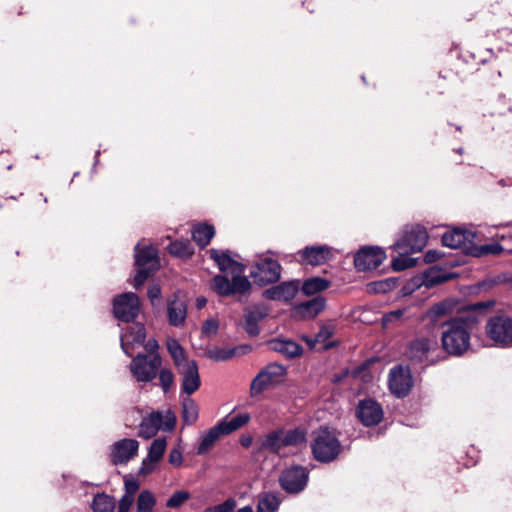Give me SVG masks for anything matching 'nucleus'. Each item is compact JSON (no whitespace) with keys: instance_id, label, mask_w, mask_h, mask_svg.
<instances>
[{"instance_id":"obj_1","label":"nucleus","mask_w":512,"mask_h":512,"mask_svg":"<svg viewBox=\"0 0 512 512\" xmlns=\"http://www.w3.org/2000/svg\"><path fill=\"white\" fill-rule=\"evenodd\" d=\"M474 315L463 314L442 323L441 345L451 356L464 355L471 346V334L478 325Z\"/></svg>"},{"instance_id":"obj_2","label":"nucleus","mask_w":512,"mask_h":512,"mask_svg":"<svg viewBox=\"0 0 512 512\" xmlns=\"http://www.w3.org/2000/svg\"><path fill=\"white\" fill-rule=\"evenodd\" d=\"M341 443L335 432L327 427H320L314 432L311 449L313 457L322 463L334 461L341 452Z\"/></svg>"},{"instance_id":"obj_3","label":"nucleus","mask_w":512,"mask_h":512,"mask_svg":"<svg viewBox=\"0 0 512 512\" xmlns=\"http://www.w3.org/2000/svg\"><path fill=\"white\" fill-rule=\"evenodd\" d=\"M485 335L497 348L512 347V317L507 314L491 316L485 325Z\"/></svg>"},{"instance_id":"obj_4","label":"nucleus","mask_w":512,"mask_h":512,"mask_svg":"<svg viewBox=\"0 0 512 512\" xmlns=\"http://www.w3.org/2000/svg\"><path fill=\"white\" fill-rule=\"evenodd\" d=\"M250 277L259 286L277 282L281 277V265L266 254L258 256L250 271Z\"/></svg>"},{"instance_id":"obj_5","label":"nucleus","mask_w":512,"mask_h":512,"mask_svg":"<svg viewBox=\"0 0 512 512\" xmlns=\"http://www.w3.org/2000/svg\"><path fill=\"white\" fill-rule=\"evenodd\" d=\"M427 231L421 226L407 227L402 237L396 241L392 248L399 255H409L420 252L427 244Z\"/></svg>"},{"instance_id":"obj_6","label":"nucleus","mask_w":512,"mask_h":512,"mask_svg":"<svg viewBox=\"0 0 512 512\" xmlns=\"http://www.w3.org/2000/svg\"><path fill=\"white\" fill-rule=\"evenodd\" d=\"M285 368L279 364H269L263 368L252 380L250 394L252 397L260 395L268 388L282 382Z\"/></svg>"},{"instance_id":"obj_7","label":"nucleus","mask_w":512,"mask_h":512,"mask_svg":"<svg viewBox=\"0 0 512 512\" xmlns=\"http://www.w3.org/2000/svg\"><path fill=\"white\" fill-rule=\"evenodd\" d=\"M160 365L161 358L158 354H138L130 364V371L137 381L150 382L155 378Z\"/></svg>"},{"instance_id":"obj_8","label":"nucleus","mask_w":512,"mask_h":512,"mask_svg":"<svg viewBox=\"0 0 512 512\" xmlns=\"http://www.w3.org/2000/svg\"><path fill=\"white\" fill-rule=\"evenodd\" d=\"M212 289L220 296L245 294L251 289V283L245 276L234 275L230 281L224 275H216L212 280Z\"/></svg>"},{"instance_id":"obj_9","label":"nucleus","mask_w":512,"mask_h":512,"mask_svg":"<svg viewBox=\"0 0 512 512\" xmlns=\"http://www.w3.org/2000/svg\"><path fill=\"white\" fill-rule=\"evenodd\" d=\"M437 349L438 342L434 337L420 336L409 343L406 354L414 362H434L432 355Z\"/></svg>"},{"instance_id":"obj_10","label":"nucleus","mask_w":512,"mask_h":512,"mask_svg":"<svg viewBox=\"0 0 512 512\" xmlns=\"http://www.w3.org/2000/svg\"><path fill=\"white\" fill-rule=\"evenodd\" d=\"M476 239L477 234L475 232L456 227L443 234L442 243L446 247L460 249L471 255Z\"/></svg>"},{"instance_id":"obj_11","label":"nucleus","mask_w":512,"mask_h":512,"mask_svg":"<svg viewBox=\"0 0 512 512\" xmlns=\"http://www.w3.org/2000/svg\"><path fill=\"white\" fill-rule=\"evenodd\" d=\"M139 311V298L133 292L123 293L113 301L114 316L120 321H133L138 316Z\"/></svg>"},{"instance_id":"obj_12","label":"nucleus","mask_w":512,"mask_h":512,"mask_svg":"<svg viewBox=\"0 0 512 512\" xmlns=\"http://www.w3.org/2000/svg\"><path fill=\"white\" fill-rule=\"evenodd\" d=\"M309 472L302 466H291L286 468L280 475L281 487L288 493H299L307 485Z\"/></svg>"},{"instance_id":"obj_13","label":"nucleus","mask_w":512,"mask_h":512,"mask_svg":"<svg viewBox=\"0 0 512 512\" xmlns=\"http://www.w3.org/2000/svg\"><path fill=\"white\" fill-rule=\"evenodd\" d=\"M296 256V260L302 265L319 266L332 260L333 248L328 245L306 246Z\"/></svg>"},{"instance_id":"obj_14","label":"nucleus","mask_w":512,"mask_h":512,"mask_svg":"<svg viewBox=\"0 0 512 512\" xmlns=\"http://www.w3.org/2000/svg\"><path fill=\"white\" fill-rule=\"evenodd\" d=\"M412 386V375L408 367L399 365L390 370L389 389L393 395L398 398L405 397L411 391Z\"/></svg>"},{"instance_id":"obj_15","label":"nucleus","mask_w":512,"mask_h":512,"mask_svg":"<svg viewBox=\"0 0 512 512\" xmlns=\"http://www.w3.org/2000/svg\"><path fill=\"white\" fill-rule=\"evenodd\" d=\"M386 258L385 252L379 247H365L354 256V265L358 271H369L378 268Z\"/></svg>"},{"instance_id":"obj_16","label":"nucleus","mask_w":512,"mask_h":512,"mask_svg":"<svg viewBox=\"0 0 512 512\" xmlns=\"http://www.w3.org/2000/svg\"><path fill=\"white\" fill-rule=\"evenodd\" d=\"M139 449V442L135 439L124 438L116 441L110 449V458L113 464H126L133 459Z\"/></svg>"},{"instance_id":"obj_17","label":"nucleus","mask_w":512,"mask_h":512,"mask_svg":"<svg viewBox=\"0 0 512 512\" xmlns=\"http://www.w3.org/2000/svg\"><path fill=\"white\" fill-rule=\"evenodd\" d=\"M356 415L364 426L369 427L377 425L383 419V410L377 401L368 398L359 402Z\"/></svg>"},{"instance_id":"obj_18","label":"nucleus","mask_w":512,"mask_h":512,"mask_svg":"<svg viewBox=\"0 0 512 512\" xmlns=\"http://www.w3.org/2000/svg\"><path fill=\"white\" fill-rule=\"evenodd\" d=\"M178 374L181 376V392L190 396L196 392L200 385V375L196 361L186 364L185 366L177 369Z\"/></svg>"},{"instance_id":"obj_19","label":"nucleus","mask_w":512,"mask_h":512,"mask_svg":"<svg viewBox=\"0 0 512 512\" xmlns=\"http://www.w3.org/2000/svg\"><path fill=\"white\" fill-rule=\"evenodd\" d=\"M209 254L223 273L230 274L231 276H243L244 265L234 260L229 250L210 249Z\"/></svg>"},{"instance_id":"obj_20","label":"nucleus","mask_w":512,"mask_h":512,"mask_svg":"<svg viewBox=\"0 0 512 512\" xmlns=\"http://www.w3.org/2000/svg\"><path fill=\"white\" fill-rule=\"evenodd\" d=\"M168 322L173 327H183L187 317V303L179 293L173 294L167 302Z\"/></svg>"},{"instance_id":"obj_21","label":"nucleus","mask_w":512,"mask_h":512,"mask_svg":"<svg viewBox=\"0 0 512 512\" xmlns=\"http://www.w3.org/2000/svg\"><path fill=\"white\" fill-rule=\"evenodd\" d=\"M145 327L141 323H133L121 334V347L128 356L132 355L135 346L141 345L145 340Z\"/></svg>"},{"instance_id":"obj_22","label":"nucleus","mask_w":512,"mask_h":512,"mask_svg":"<svg viewBox=\"0 0 512 512\" xmlns=\"http://www.w3.org/2000/svg\"><path fill=\"white\" fill-rule=\"evenodd\" d=\"M300 283L297 280L282 282L279 285L266 289L264 298L275 301H289L293 299L299 290Z\"/></svg>"},{"instance_id":"obj_23","label":"nucleus","mask_w":512,"mask_h":512,"mask_svg":"<svg viewBox=\"0 0 512 512\" xmlns=\"http://www.w3.org/2000/svg\"><path fill=\"white\" fill-rule=\"evenodd\" d=\"M267 316L265 307L256 305L248 307L244 312L245 330L250 336H257L260 333L258 323Z\"/></svg>"},{"instance_id":"obj_24","label":"nucleus","mask_w":512,"mask_h":512,"mask_svg":"<svg viewBox=\"0 0 512 512\" xmlns=\"http://www.w3.org/2000/svg\"><path fill=\"white\" fill-rule=\"evenodd\" d=\"M161 430V412L154 411L143 418L139 425L138 435L144 439H150Z\"/></svg>"},{"instance_id":"obj_25","label":"nucleus","mask_w":512,"mask_h":512,"mask_svg":"<svg viewBox=\"0 0 512 512\" xmlns=\"http://www.w3.org/2000/svg\"><path fill=\"white\" fill-rule=\"evenodd\" d=\"M260 448L283 456L282 450L285 448L283 429H277L266 434L261 440Z\"/></svg>"},{"instance_id":"obj_26","label":"nucleus","mask_w":512,"mask_h":512,"mask_svg":"<svg viewBox=\"0 0 512 512\" xmlns=\"http://www.w3.org/2000/svg\"><path fill=\"white\" fill-rule=\"evenodd\" d=\"M325 304V299L322 296H317L309 301L298 304L295 307V311L304 318H314L325 308Z\"/></svg>"},{"instance_id":"obj_27","label":"nucleus","mask_w":512,"mask_h":512,"mask_svg":"<svg viewBox=\"0 0 512 512\" xmlns=\"http://www.w3.org/2000/svg\"><path fill=\"white\" fill-rule=\"evenodd\" d=\"M272 350L283 354L287 358L299 356L302 353V347L292 340L274 339L269 342Z\"/></svg>"},{"instance_id":"obj_28","label":"nucleus","mask_w":512,"mask_h":512,"mask_svg":"<svg viewBox=\"0 0 512 512\" xmlns=\"http://www.w3.org/2000/svg\"><path fill=\"white\" fill-rule=\"evenodd\" d=\"M453 277L452 273H449L436 266L429 268L423 274V285L427 288H431L438 284L447 282Z\"/></svg>"},{"instance_id":"obj_29","label":"nucleus","mask_w":512,"mask_h":512,"mask_svg":"<svg viewBox=\"0 0 512 512\" xmlns=\"http://www.w3.org/2000/svg\"><path fill=\"white\" fill-rule=\"evenodd\" d=\"M225 435L222 431L221 426L219 423L209 429L207 432H205L201 436V440L199 443V446L197 448V454L203 455L205 454L214 444L215 442L220 438V436Z\"/></svg>"},{"instance_id":"obj_30","label":"nucleus","mask_w":512,"mask_h":512,"mask_svg":"<svg viewBox=\"0 0 512 512\" xmlns=\"http://www.w3.org/2000/svg\"><path fill=\"white\" fill-rule=\"evenodd\" d=\"M153 261L157 262V249L151 245L141 246L138 243L135 246V264L138 267H145Z\"/></svg>"},{"instance_id":"obj_31","label":"nucleus","mask_w":512,"mask_h":512,"mask_svg":"<svg viewBox=\"0 0 512 512\" xmlns=\"http://www.w3.org/2000/svg\"><path fill=\"white\" fill-rule=\"evenodd\" d=\"M181 407L183 422L186 425L195 424L199 416L198 404L190 396H185L182 399Z\"/></svg>"},{"instance_id":"obj_32","label":"nucleus","mask_w":512,"mask_h":512,"mask_svg":"<svg viewBox=\"0 0 512 512\" xmlns=\"http://www.w3.org/2000/svg\"><path fill=\"white\" fill-rule=\"evenodd\" d=\"M214 234V227L208 224H198L192 230V238L201 248L206 247L210 243Z\"/></svg>"},{"instance_id":"obj_33","label":"nucleus","mask_w":512,"mask_h":512,"mask_svg":"<svg viewBox=\"0 0 512 512\" xmlns=\"http://www.w3.org/2000/svg\"><path fill=\"white\" fill-rule=\"evenodd\" d=\"M167 349L174 361L176 369L181 368L186 364L192 363L193 360H189L186 357L184 349L177 340L169 339L167 341Z\"/></svg>"},{"instance_id":"obj_34","label":"nucleus","mask_w":512,"mask_h":512,"mask_svg":"<svg viewBox=\"0 0 512 512\" xmlns=\"http://www.w3.org/2000/svg\"><path fill=\"white\" fill-rule=\"evenodd\" d=\"M329 286L330 282L328 280L321 277H311L303 282L301 290L306 296H311L326 290Z\"/></svg>"},{"instance_id":"obj_35","label":"nucleus","mask_w":512,"mask_h":512,"mask_svg":"<svg viewBox=\"0 0 512 512\" xmlns=\"http://www.w3.org/2000/svg\"><path fill=\"white\" fill-rule=\"evenodd\" d=\"M250 420V415L248 413H240L231 419H224L219 422V425L222 428L224 434H230L244 425H246Z\"/></svg>"},{"instance_id":"obj_36","label":"nucleus","mask_w":512,"mask_h":512,"mask_svg":"<svg viewBox=\"0 0 512 512\" xmlns=\"http://www.w3.org/2000/svg\"><path fill=\"white\" fill-rule=\"evenodd\" d=\"M284 445L286 447H299L306 443V431L301 428L283 429Z\"/></svg>"},{"instance_id":"obj_37","label":"nucleus","mask_w":512,"mask_h":512,"mask_svg":"<svg viewBox=\"0 0 512 512\" xmlns=\"http://www.w3.org/2000/svg\"><path fill=\"white\" fill-rule=\"evenodd\" d=\"M115 498L106 494H97L92 503L94 512H115Z\"/></svg>"},{"instance_id":"obj_38","label":"nucleus","mask_w":512,"mask_h":512,"mask_svg":"<svg viewBox=\"0 0 512 512\" xmlns=\"http://www.w3.org/2000/svg\"><path fill=\"white\" fill-rule=\"evenodd\" d=\"M156 505V498L149 490L139 493L136 501V512H153Z\"/></svg>"},{"instance_id":"obj_39","label":"nucleus","mask_w":512,"mask_h":512,"mask_svg":"<svg viewBox=\"0 0 512 512\" xmlns=\"http://www.w3.org/2000/svg\"><path fill=\"white\" fill-rule=\"evenodd\" d=\"M279 507L278 498L271 494H264L258 501L257 512H275Z\"/></svg>"},{"instance_id":"obj_40","label":"nucleus","mask_w":512,"mask_h":512,"mask_svg":"<svg viewBox=\"0 0 512 512\" xmlns=\"http://www.w3.org/2000/svg\"><path fill=\"white\" fill-rule=\"evenodd\" d=\"M167 442L165 438H157L155 439L149 448L148 455L150 459L159 462L163 457L164 452L166 450Z\"/></svg>"},{"instance_id":"obj_41","label":"nucleus","mask_w":512,"mask_h":512,"mask_svg":"<svg viewBox=\"0 0 512 512\" xmlns=\"http://www.w3.org/2000/svg\"><path fill=\"white\" fill-rule=\"evenodd\" d=\"M169 252L178 257H187L192 254L191 246L185 241H174L168 246Z\"/></svg>"},{"instance_id":"obj_42","label":"nucleus","mask_w":512,"mask_h":512,"mask_svg":"<svg viewBox=\"0 0 512 512\" xmlns=\"http://www.w3.org/2000/svg\"><path fill=\"white\" fill-rule=\"evenodd\" d=\"M502 250H503L502 246L498 243H491V244H486V245H482V246H477L476 244H474L473 251H472L471 255L477 256V257L482 256V255H487V254L497 255Z\"/></svg>"},{"instance_id":"obj_43","label":"nucleus","mask_w":512,"mask_h":512,"mask_svg":"<svg viewBox=\"0 0 512 512\" xmlns=\"http://www.w3.org/2000/svg\"><path fill=\"white\" fill-rule=\"evenodd\" d=\"M451 310L452 304L448 301H443L430 308L429 316L433 321H437L439 317L449 314Z\"/></svg>"},{"instance_id":"obj_44","label":"nucleus","mask_w":512,"mask_h":512,"mask_svg":"<svg viewBox=\"0 0 512 512\" xmlns=\"http://www.w3.org/2000/svg\"><path fill=\"white\" fill-rule=\"evenodd\" d=\"M190 498L189 492L185 490H179L172 494V496L168 499L166 506L169 508H178L180 507L185 501H187Z\"/></svg>"},{"instance_id":"obj_45","label":"nucleus","mask_w":512,"mask_h":512,"mask_svg":"<svg viewBox=\"0 0 512 512\" xmlns=\"http://www.w3.org/2000/svg\"><path fill=\"white\" fill-rule=\"evenodd\" d=\"M334 334V327L332 325H323L319 332L316 334L315 339L308 341L310 346H314L316 343H324Z\"/></svg>"},{"instance_id":"obj_46","label":"nucleus","mask_w":512,"mask_h":512,"mask_svg":"<svg viewBox=\"0 0 512 512\" xmlns=\"http://www.w3.org/2000/svg\"><path fill=\"white\" fill-rule=\"evenodd\" d=\"M176 424V416L171 410L161 412V430L170 432Z\"/></svg>"},{"instance_id":"obj_47","label":"nucleus","mask_w":512,"mask_h":512,"mask_svg":"<svg viewBox=\"0 0 512 512\" xmlns=\"http://www.w3.org/2000/svg\"><path fill=\"white\" fill-rule=\"evenodd\" d=\"M160 386L164 393H167L174 383V375L168 369H162L159 373Z\"/></svg>"},{"instance_id":"obj_48","label":"nucleus","mask_w":512,"mask_h":512,"mask_svg":"<svg viewBox=\"0 0 512 512\" xmlns=\"http://www.w3.org/2000/svg\"><path fill=\"white\" fill-rule=\"evenodd\" d=\"M236 507V501L233 498H228L223 503L207 507L204 512H232Z\"/></svg>"},{"instance_id":"obj_49","label":"nucleus","mask_w":512,"mask_h":512,"mask_svg":"<svg viewBox=\"0 0 512 512\" xmlns=\"http://www.w3.org/2000/svg\"><path fill=\"white\" fill-rule=\"evenodd\" d=\"M405 256L406 255H399V257L393 259L392 267L394 268V270L403 271L414 265V260Z\"/></svg>"},{"instance_id":"obj_50","label":"nucleus","mask_w":512,"mask_h":512,"mask_svg":"<svg viewBox=\"0 0 512 512\" xmlns=\"http://www.w3.org/2000/svg\"><path fill=\"white\" fill-rule=\"evenodd\" d=\"M235 355V349H216L209 353V357L216 361H225Z\"/></svg>"},{"instance_id":"obj_51","label":"nucleus","mask_w":512,"mask_h":512,"mask_svg":"<svg viewBox=\"0 0 512 512\" xmlns=\"http://www.w3.org/2000/svg\"><path fill=\"white\" fill-rule=\"evenodd\" d=\"M405 311V309H398L384 314L382 317L383 326L387 327L390 323L400 321Z\"/></svg>"},{"instance_id":"obj_52","label":"nucleus","mask_w":512,"mask_h":512,"mask_svg":"<svg viewBox=\"0 0 512 512\" xmlns=\"http://www.w3.org/2000/svg\"><path fill=\"white\" fill-rule=\"evenodd\" d=\"M149 275H150V272L148 269H146L145 267H139V269L133 279V286L135 288H139L141 285L144 284V282L147 280Z\"/></svg>"},{"instance_id":"obj_53","label":"nucleus","mask_w":512,"mask_h":512,"mask_svg":"<svg viewBox=\"0 0 512 512\" xmlns=\"http://www.w3.org/2000/svg\"><path fill=\"white\" fill-rule=\"evenodd\" d=\"M134 502V497L123 495L118 504V512H129Z\"/></svg>"},{"instance_id":"obj_54","label":"nucleus","mask_w":512,"mask_h":512,"mask_svg":"<svg viewBox=\"0 0 512 512\" xmlns=\"http://www.w3.org/2000/svg\"><path fill=\"white\" fill-rule=\"evenodd\" d=\"M124 487H125L124 495H127V496L130 495V496L134 497L135 493L139 489V482L134 478L126 479L125 483H124Z\"/></svg>"},{"instance_id":"obj_55","label":"nucleus","mask_w":512,"mask_h":512,"mask_svg":"<svg viewBox=\"0 0 512 512\" xmlns=\"http://www.w3.org/2000/svg\"><path fill=\"white\" fill-rule=\"evenodd\" d=\"M157 463L158 462L155 460L150 459L149 456H146V458H144L142 461L140 473L143 475L151 473L155 469Z\"/></svg>"},{"instance_id":"obj_56","label":"nucleus","mask_w":512,"mask_h":512,"mask_svg":"<svg viewBox=\"0 0 512 512\" xmlns=\"http://www.w3.org/2000/svg\"><path fill=\"white\" fill-rule=\"evenodd\" d=\"M218 330V322L216 320L210 319L205 321L202 327V332L206 335H214Z\"/></svg>"},{"instance_id":"obj_57","label":"nucleus","mask_w":512,"mask_h":512,"mask_svg":"<svg viewBox=\"0 0 512 512\" xmlns=\"http://www.w3.org/2000/svg\"><path fill=\"white\" fill-rule=\"evenodd\" d=\"M169 463L174 466H180L183 461L182 453L179 449H172L169 453Z\"/></svg>"},{"instance_id":"obj_58","label":"nucleus","mask_w":512,"mask_h":512,"mask_svg":"<svg viewBox=\"0 0 512 512\" xmlns=\"http://www.w3.org/2000/svg\"><path fill=\"white\" fill-rule=\"evenodd\" d=\"M396 281L394 279H387L384 281H380L375 283L376 289L381 292H386L394 286Z\"/></svg>"},{"instance_id":"obj_59","label":"nucleus","mask_w":512,"mask_h":512,"mask_svg":"<svg viewBox=\"0 0 512 512\" xmlns=\"http://www.w3.org/2000/svg\"><path fill=\"white\" fill-rule=\"evenodd\" d=\"M441 257V254L437 250H429L424 255V261L426 263H433Z\"/></svg>"},{"instance_id":"obj_60","label":"nucleus","mask_w":512,"mask_h":512,"mask_svg":"<svg viewBox=\"0 0 512 512\" xmlns=\"http://www.w3.org/2000/svg\"><path fill=\"white\" fill-rule=\"evenodd\" d=\"M161 296V289L158 285H153L149 287L148 289V297L151 300V302H154V300L159 299Z\"/></svg>"},{"instance_id":"obj_61","label":"nucleus","mask_w":512,"mask_h":512,"mask_svg":"<svg viewBox=\"0 0 512 512\" xmlns=\"http://www.w3.org/2000/svg\"><path fill=\"white\" fill-rule=\"evenodd\" d=\"M492 305L491 302H478L468 306V310L479 311L484 310Z\"/></svg>"},{"instance_id":"obj_62","label":"nucleus","mask_w":512,"mask_h":512,"mask_svg":"<svg viewBox=\"0 0 512 512\" xmlns=\"http://www.w3.org/2000/svg\"><path fill=\"white\" fill-rule=\"evenodd\" d=\"M240 443H241V445H242L243 447L248 448V447H250V446L252 445V443H253V438H252V436H250V435H243V436H241V438H240Z\"/></svg>"},{"instance_id":"obj_63","label":"nucleus","mask_w":512,"mask_h":512,"mask_svg":"<svg viewBox=\"0 0 512 512\" xmlns=\"http://www.w3.org/2000/svg\"><path fill=\"white\" fill-rule=\"evenodd\" d=\"M206 304H207V299L205 297H198L196 299V307H197V309L200 310V309L204 308L206 306Z\"/></svg>"},{"instance_id":"obj_64","label":"nucleus","mask_w":512,"mask_h":512,"mask_svg":"<svg viewBox=\"0 0 512 512\" xmlns=\"http://www.w3.org/2000/svg\"><path fill=\"white\" fill-rule=\"evenodd\" d=\"M237 512H253V508L251 506H245L239 509Z\"/></svg>"}]
</instances>
